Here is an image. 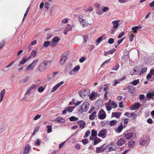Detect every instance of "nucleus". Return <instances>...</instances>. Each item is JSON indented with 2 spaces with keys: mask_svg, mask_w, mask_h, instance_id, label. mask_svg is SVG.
<instances>
[{
  "mask_svg": "<svg viewBox=\"0 0 154 154\" xmlns=\"http://www.w3.org/2000/svg\"><path fill=\"white\" fill-rule=\"evenodd\" d=\"M51 61H47L41 63L38 67V69L40 72H43L50 65Z\"/></svg>",
  "mask_w": 154,
  "mask_h": 154,
  "instance_id": "obj_1",
  "label": "nucleus"
},
{
  "mask_svg": "<svg viewBox=\"0 0 154 154\" xmlns=\"http://www.w3.org/2000/svg\"><path fill=\"white\" fill-rule=\"evenodd\" d=\"M79 21L80 24L83 27L87 28L89 26L91 25V24L88 23L83 18V17L82 16H79Z\"/></svg>",
  "mask_w": 154,
  "mask_h": 154,
  "instance_id": "obj_2",
  "label": "nucleus"
},
{
  "mask_svg": "<svg viewBox=\"0 0 154 154\" xmlns=\"http://www.w3.org/2000/svg\"><path fill=\"white\" fill-rule=\"evenodd\" d=\"M38 61V60H33L30 64L26 66V71H29L33 70L35 67Z\"/></svg>",
  "mask_w": 154,
  "mask_h": 154,
  "instance_id": "obj_3",
  "label": "nucleus"
},
{
  "mask_svg": "<svg viewBox=\"0 0 154 154\" xmlns=\"http://www.w3.org/2000/svg\"><path fill=\"white\" fill-rule=\"evenodd\" d=\"M89 104L88 102H85L82 105L81 109L82 112H86L89 108Z\"/></svg>",
  "mask_w": 154,
  "mask_h": 154,
  "instance_id": "obj_4",
  "label": "nucleus"
},
{
  "mask_svg": "<svg viewBox=\"0 0 154 154\" xmlns=\"http://www.w3.org/2000/svg\"><path fill=\"white\" fill-rule=\"evenodd\" d=\"M106 116V114L104 110L101 109L99 111L98 115V118L100 119H103L105 118Z\"/></svg>",
  "mask_w": 154,
  "mask_h": 154,
  "instance_id": "obj_5",
  "label": "nucleus"
},
{
  "mask_svg": "<svg viewBox=\"0 0 154 154\" xmlns=\"http://www.w3.org/2000/svg\"><path fill=\"white\" fill-rule=\"evenodd\" d=\"M67 58V56L65 54H62L60 57L59 64L61 65H63Z\"/></svg>",
  "mask_w": 154,
  "mask_h": 154,
  "instance_id": "obj_6",
  "label": "nucleus"
},
{
  "mask_svg": "<svg viewBox=\"0 0 154 154\" xmlns=\"http://www.w3.org/2000/svg\"><path fill=\"white\" fill-rule=\"evenodd\" d=\"M60 40V38L58 37H55L53 38L52 39V42H51V47H54L55 46Z\"/></svg>",
  "mask_w": 154,
  "mask_h": 154,
  "instance_id": "obj_7",
  "label": "nucleus"
},
{
  "mask_svg": "<svg viewBox=\"0 0 154 154\" xmlns=\"http://www.w3.org/2000/svg\"><path fill=\"white\" fill-rule=\"evenodd\" d=\"M107 131L106 129H103L101 130L98 134V136L99 137H101L103 138H105L106 136Z\"/></svg>",
  "mask_w": 154,
  "mask_h": 154,
  "instance_id": "obj_8",
  "label": "nucleus"
},
{
  "mask_svg": "<svg viewBox=\"0 0 154 154\" xmlns=\"http://www.w3.org/2000/svg\"><path fill=\"white\" fill-rule=\"evenodd\" d=\"M133 133L132 132H126L125 133L123 134V137L126 139L129 140L132 137Z\"/></svg>",
  "mask_w": 154,
  "mask_h": 154,
  "instance_id": "obj_9",
  "label": "nucleus"
},
{
  "mask_svg": "<svg viewBox=\"0 0 154 154\" xmlns=\"http://www.w3.org/2000/svg\"><path fill=\"white\" fill-rule=\"evenodd\" d=\"M106 148H108V151H113L116 149L115 145L114 143H111L106 146Z\"/></svg>",
  "mask_w": 154,
  "mask_h": 154,
  "instance_id": "obj_10",
  "label": "nucleus"
},
{
  "mask_svg": "<svg viewBox=\"0 0 154 154\" xmlns=\"http://www.w3.org/2000/svg\"><path fill=\"white\" fill-rule=\"evenodd\" d=\"M120 124V125L118 127V128H115L114 129L115 131L117 133H120L123 128L122 123L121 122Z\"/></svg>",
  "mask_w": 154,
  "mask_h": 154,
  "instance_id": "obj_11",
  "label": "nucleus"
},
{
  "mask_svg": "<svg viewBox=\"0 0 154 154\" xmlns=\"http://www.w3.org/2000/svg\"><path fill=\"white\" fill-rule=\"evenodd\" d=\"M108 102L111 106L112 108L115 109L117 107V105L116 102L114 101H112L111 100H109Z\"/></svg>",
  "mask_w": 154,
  "mask_h": 154,
  "instance_id": "obj_12",
  "label": "nucleus"
},
{
  "mask_svg": "<svg viewBox=\"0 0 154 154\" xmlns=\"http://www.w3.org/2000/svg\"><path fill=\"white\" fill-rule=\"evenodd\" d=\"M103 146L102 145L101 147H97L96 149V152L97 153H100L103 152L105 150V149L104 148Z\"/></svg>",
  "mask_w": 154,
  "mask_h": 154,
  "instance_id": "obj_13",
  "label": "nucleus"
},
{
  "mask_svg": "<svg viewBox=\"0 0 154 154\" xmlns=\"http://www.w3.org/2000/svg\"><path fill=\"white\" fill-rule=\"evenodd\" d=\"M63 83V82H60L58 83L56 85L53 87L52 90L51 91V92H54L61 85H62Z\"/></svg>",
  "mask_w": 154,
  "mask_h": 154,
  "instance_id": "obj_14",
  "label": "nucleus"
},
{
  "mask_svg": "<svg viewBox=\"0 0 154 154\" xmlns=\"http://www.w3.org/2000/svg\"><path fill=\"white\" fill-rule=\"evenodd\" d=\"M140 106V104L139 103H135L133 105L131 106V109L132 110H134L139 108Z\"/></svg>",
  "mask_w": 154,
  "mask_h": 154,
  "instance_id": "obj_15",
  "label": "nucleus"
},
{
  "mask_svg": "<svg viewBox=\"0 0 154 154\" xmlns=\"http://www.w3.org/2000/svg\"><path fill=\"white\" fill-rule=\"evenodd\" d=\"M78 124L80 126V128L82 129L84 128L85 127V123L83 121H79L78 122Z\"/></svg>",
  "mask_w": 154,
  "mask_h": 154,
  "instance_id": "obj_16",
  "label": "nucleus"
},
{
  "mask_svg": "<svg viewBox=\"0 0 154 154\" xmlns=\"http://www.w3.org/2000/svg\"><path fill=\"white\" fill-rule=\"evenodd\" d=\"M125 140L124 138H122L119 139L118 140L117 143L119 146L122 145L125 143Z\"/></svg>",
  "mask_w": 154,
  "mask_h": 154,
  "instance_id": "obj_17",
  "label": "nucleus"
},
{
  "mask_svg": "<svg viewBox=\"0 0 154 154\" xmlns=\"http://www.w3.org/2000/svg\"><path fill=\"white\" fill-rule=\"evenodd\" d=\"M128 92L131 93H133L135 91V88L132 85H129L128 86Z\"/></svg>",
  "mask_w": 154,
  "mask_h": 154,
  "instance_id": "obj_18",
  "label": "nucleus"
},
{
  "mask_svg": "<svg viewBox=\"0 0 154 154\" xmlns=\"http://www.w3.org/2000/svg\"><path fill=\"white\" fill-rule=\"evenodd\" d=\"M5 93V89H3L1 92L0 93V103H1L2 101L3 98L4 97V96Z\"/></svg>",
  "mask_w": 154,
  "mask_h": 154,
  "instance_id": "obj_19",
  "label": "nucleus"
},
{
  "mask_svg": "<svg viewBox=\"0 0 154 154\" xmlns=\"http://www.w3.org/2000/svg\"><path fill=\"white\" fill-rule=\"evenodd\" d=\"M30 149V146L27 144V145L25 147L24 150L23 152L24 154H26L29 152Z\"/></svg>",
  "mask_w": 154,
  "mask_h": 154,
  "instance_id": "obj_20",
  "label": "nucleus"
},
{
  "mask_svg": "<svg viewBox=\"0 0 154 154\" xmlns=\"http://www.w3.org/2000/svg\"><path fill=\"white\" fill-rule=\"evenodd\" d=\"M147 98L152 99L154 100V93H148L146 94Z\"/></svg>",
  "mask_w": 154,
  "mask_h": 154,
  "instance_id": "obj_21",
  "label": "nucleus"
},
{
  "mask_svg": "<svg viewBox=\"0 0 154 154\" xmlns=\"http://www.w3.org/2000/svg\"><path fill=\"white\" fill-rule=\"evenodd\" d=\"M121 115V113L120 112H112V116L118 119L119 118Z\"/></svg>",
  "mask_w": 154,
  "mask_h": 154,
  "instance_id": "obj_22",
  "label": "nucleus"
},
{
  "mask_svg": "<svg viewBox=\"0 0 154 154\" xmlns=\"http://www.w3.org/2000/svg\"><path fill=\"white\" fill-rule=\"evenodd\" d=\"M35 86L34 85H32L29 88L27 89L26 94H28L30 91L34 89L35 88Z\"/></svg>",
  "mask_w": 154,
  "mask_h": 154,
  "instance_id": "obj_23",
  "label": "nucleus"
},
{
  "mask_svg": "<svg viewBox=\"0 0 154 154\" xmlns=\"http://www.w3.org/2000/svg\"><path fill=\"white\" fill-rule=\"evenodd\" d=\"M96 112H93L91 115H90L89 119L90 120H93L94 119L96 116Z\"/></svg>",
  "mask_w": 154,
  "mask_h": 154,
  "instance_id": "obj_24",
  "label": "nucleus"
},
{
  "mask_svg": "<svg viewBox=\"0 0 154 154\" xmlns=\"http://www.w3.org/2000/svg\"><path fill=\"white\" fill-rule=\"evenodd\" d=\"M119 22V21L115 20L113 21L112 22V23L113 24V28L115 29L117 28L118 27L119 25V24L118 23Z\"/></svg>",
  "mask_w": 154,
  "mask_h": 154,
  "instance_id": "obj_25",
  "label": "nucleus"
},
{
  "mask_svg": "<svg viewBox=\"0 0 154 154\" xmlns=\"http://www.w3.org/2000/svg\"><path fill=\"white\" fill-rule=\"evenodd\" d=\"M138 70L137 71L136 69L134 68V69L132 70L130 72L131 74V75H135L138 74Z\"/></svg>",
  "mask_w": 154,
  "mask_h": 154,
  "instance_id": "obj_26",
  "label": "nucleus"
},
{
  "mask_svg": "<svg viewBox=\"0 0 154 154\" xmlns=\"http://www.w3.org/2000/svg\"><path fill=\"white\" fill-rule=\"evenodd\" d=\"M101 141V140L97 137H96L94 140V144L96 145L97 143H99Z\"/></svg>",
  "mask_w": 154,
  "mask_h": 154,
  "instance_id": "obj_27",
  "label": "nucleus"
},
{
  "mask_svg": "<svg viewBox=\"0 0 154 154\" xmlns=\"http://www.w3.org/2000/svg\"><path fill=\"white\" fill-rule=\"evenodd\" d=\"M51 42L49 41L45 42L44 43L43 47H47L48 46L51 47Z\"/></svg>",
  "mask_w": 154,
  "mask_h": 154,
  "instance_id": "obj_28",
  "label": "nucleus"
},
{
  "mask_svg": "<svg viewBox=\"0 0 154 154\" xmlns=\"http://www.w3.org/2000/svg\"><path fill=\"white\" fill-rule=\"evenodd\" d=\"M37 52L35 50H32L30 55V57H35L36 55Z\"/></svg>",
  "mask_w": 154,
  "mask_h": 154,
  "instance_id": "obj_29",
  "label": "nucleus"
},
{
  "mask_svg": "<svg viewBox=\"0 0 154 154\" xmlns=\"http://www.w3.org/2000/svg\"><path fill=\"white\" fill-rule=\"evenodd\" d=\"M80 68V66H77L73 68L72 71L74 72L75 73L77 72L79 70Z\"/></svg>",
  "mask_w": 154,
  "mask_h": 154,
  "instance_id": "obj_30",
  "label": "nucleus"
},
{
  "mask_svg": "<svg viewBox=\"0 0 154 154\" xmlns=\"http://www.w3.org/2000/svg\"><path fill=\"white\" fill-rule=\"evenodd\" d=\"M141 28V27L138 26H135L132 27L131 29L133 31V32L134 33H136L137 32V30L138 29H140Z\"/></svg>",
  "mask_w": 154,
  "mask_h": 154,
  "instance_id": "obj_31",
  "label": "nucleus"
},
{
  "mask_svg": "<svg viewBox=\"0 0 154 154\" xmlns=\"http://www.w3.org/2000/svg\"><path fill=\"white\" fill-rule=\"evenodd\" d=\"M75 107L72 106H70L66 108L67 111L69 112H71L72 111Z\"/></svg>",
  "mask_w": 154,
  "mask_h": 154,
  "instance_id": "obj_32",
  "label": "nucleus"
},
{
  "mask_svg": "<svg viewBox=\"0 0 154 154\" xmlns=\"http://www.w3.org/2000/svg\"><path fill=\"white\" fill-rule=\"evenodd\" d=\"M106 110L108 111H109L110 110L112 109V107L110 106V105L109 104V103L108 102L106 104Z\"/></svg>",
  "mask_w": 154,
  "mask_h": 154,
  "instance_id": "obj_33",
  "label": "nucleus"
},
{
  "mask_svg": "<svg viewBox=\"0 0 154 154\" xmlns=\"http://www.w3.org/2000/svg\"><path fill=\"white\" fill-rule=\"evenodd\" d=\"M78 118L77 117H76L75 116H72L69 118V120L70 121L73 122L75 120H78Z\"/></svg>",
  "mask_w": 154,
  "mask_h": 154,
  "instance_id": "obj_34",
  "label": "nucleus"
},
{
  "mask_svg": "<svg viewBox=\"0 0 154 154\" xmlns=\"http://www.w3.org/2000/svg\"><path fill=\"white\" fill-rule=\"evenodd\" d=\"M95 93L92 92L89 95V98L91 100H92L93 99H95Z\"/></svg>",
  "mask_w": 154,
  "mask_h": 154,
  "instance_id": "obj_35",
  "label": "nucleus"
},
{
  "mask_svg": "<svg viewBox=\"0 0 154 154\" xmlns=\"http://www.w3.org/2000/svg\"><path fill=\"white\" fill-rule=\"evenodd\" d=\"M146 140L145 139H142L140 140V145H144L146 143Z\"/></svg>",
  "mask_w": 154,
  "mask_h": 154,
  "instance_id": "obj_36",
  "label": "nucleus"
},
{
  "mask_svg": "<svg viewBox=\"0 0 154 154\" xmlns=\"http://www.w3.org/2000/svg\"><path fill=\"white\" fill-rule=\"evenodd\" d=\"M57 121L59 122L60 123H64L65 122V120L61 118V117H58L57 119Z\"/></svg>",
  "mask_w": 154,
  "mask_h": 154,
  "instance_id": "obj_37",
  "label": "nucleus"
},
{
  "mask_svg": "<svg viewBox=\"0 0 154 154\" xmlns=\"http://www.w3.org/2000/svg\"><path fill=\"white\" fill-rule=\"evenodd\" d=\"M134 144L135 142L134 141H130L128 143V146L129 148L134 146Z\"/></svg>",
  "mask_w": 154,
  "mask_h": 154,
  "instance_id": "obj_38",
  "label": "nucleus"
},
{
  "mask_svg": "<svg viewBox=\"0 0 154 154\" xmlns=\"http://www.w3.org/2000/svg\"><path fill=\"white\" fill-rule=\"evenodd\" d=\"M117 121L116 120H113L109 122V125L110 126H112L115 124H116Z\"/></svg>",
  "mask_w": 154,
  "mask_h": 154,
  "instance_id": "obj_39",
  "label": "nucleus"
},
{
  "mask_svg": "<svg viewBox=\"0 0 154 154\" xmlns=\"http://www.w3.org/2000/svg\"><path fill=\"white\" fill-rule=\"evenodd\" d=\"M139 82H140L139 79H137L133 81L131 84L134 85L136 86L137 85V84L139 83Z\"/></svg>",
  "mask_w": 154,
  "mask_h": 154,
  "instance_id": "obj_40",
  "label": "nucleus"
},
{
  "mask_svg": "<svg viewBox=\"0 0 154 154\" xmlns=\"http://www.w3.org/2000/svg\"><path fill=\"white\" fill-rule=\"evenodd\" d=\"M147 70V68L145 67V68H143L141 69V70L140 71L139 74L140 75H141V74H142L143 73H144L146 72Z\"/></svg>",
  "mask_w": 154,
  "mask_h": 154,
  "instance_id": "obj_41",
  "label": "nucleus"
},
{
  "mask_svg": "<svg viewBox=\"0 0 154 154\" xmlns=\"http://www.w3.org/2000/svg\"><path fill=\"white\" fill-rule=\"evenodd\" d=\"M29 7L28 8H27V10H26L25 14H24V17L23 18V21L24 20L25 17H26V15H27V14L29 11Z\"/></svg>",
  "mask_w": 154,
  "mask_h": 154,
  "instance_id": "obj_42",
  "label": "nucleus"
},
{
  "mask_svg": "<svg viewBox=\"0 0 154 154\" xmlns=\"http://www.w3.org/2000/svg\"><path fill=\"white\" fill-rule=\"evenodd\" d=\"M47 132L48 133H50L52 131V126L51 125H47Z\"/></svg>",
  "mask_w": 154,
  "mask_h": 154,
  "instance_id": "obj_43",
  "label": "nucleus"
},
{
  "mask_svg": "<svg viewBox=\"0 0 154 154\" xmlns=\"http://www.w3.org/2000/svg\"><path fill=\"white\" fill-rule=\"evenodd\" d=\"M72 28L71 26L69 25H68L65 29L67 31H69L72 30Z\"/></svg>",
  "mask_w": 154,
  "mask_h": 154,
  "instance_id": "obj_44",
  "label": "nucleus"
},
{
  "mask_svg": "<svg viewBox=\"0 0 154 154\" xmlns=\"http://www.w3.org/2000/svg\"><path fill=\"white\" fill-rule=\"evenodd\" d=\"M97 131L93 129L91 131V135L93 136H95L97 135Z\"/></svg>",
  "mask_w": 154,
  "mask_h": 154,
  "instance_id": "obj_45",
  "label": "nucleus"
},
{
  "mask_svg": "<svg viewBox=\"0 0 154 154\" xmlns=\"http://www.w3.org/2000/svg\"><path fill=\"white\" fill-rule=\"evenodd\" d=\"M45 88L42 87H40L38 89V91L39 92H42L44 91Z\"/></svg>",
  "mask_w": 154,
  "mask_h": 154,
  "instance_id": "obj_46",
  "label": "nucleus"
},
{
  "mask_svg": "<svg viewBox=\"0 0 154 154\" xmlns=\"http://www.w3.org/2000/svg\"><path fill=\"white\" fill-rule=\"evenodd\" d=\"M102 40V37H100L97 40H96V42L98 43L97 44H96V45H97L99 43H100Z\"/></svg>",
  "mask_w": 154,
  "mask_h": 154,
  "instance_id": "obj_47",
  "label": "nucleus"
},
{
  "mask_svg": "<svg viewBox=\"0 0 154 154\" xmlns=\"http://www.w3.org/2000/svg\"><path fill=\"white\" fill-rule=\"evenodd\" d=\"M119 64L116 65L114 67H113L112 69L113 70H117L119 68Z\"/></svg>",
  "mask_w": 154,
  "mask_h": 154,
  "instance_id": "obj_48",
  "label": "nucleus"
},
{
  "mask_svg": "<svg viewBox=\"0 0 154 154\" xmlns=\"http://www.w3.org/2000/svg\"><path fill=\"white\" fill-rule=\"evenodd\" d=\"M28 80V77H26L23 79H22L21 80V82L23 83H24L27 82Z\"/></svg>",
  "mask_w": 154,
  "mask_h": 154,
  "instance_id": "obj_49",
  "label": "nucleus"
},
{
  "mask_svg": "<svg viewBox=\"0 0 154 154\" xmlns=\"http://www.w3.org/2000/svg\"><path fill=\"white\" fill-rule=\"evenodd\" d=\"M120 82L119 80H115L113 82V86H115L117 84L119 83Z\"/></svg>",
  "mask_w": 154,
  "mask_h": 154,
  "instance_id": "obj_50",
  "label": "nucleus"
},
{
  "mask_svg": "<svg viewBox=\"0 0 154 154\" xmlns=\"http://www.w3.org/2000/svg\"><path fill=\"white\" fill-rule=\"evenodd\" d=\"M114 42V39L113 38H110L108 40V43L110 44H112Z\"/></svg>",
  "mask_w": 154,
  "mask_h": 154,
  "instance_id": "obj_51",
  "label": "nucleus"
},
{
  "mask_svg": "<svg viewBox=\"0 0 154 154\" xmlns=\"http://www.w3.org/2000/svg\"><path fill=\"white\" fill-rule=\"evenodd\" d=\"M41 117V116L40 115H37L34 118V120H36L39 119Z\"/></svg>",
  "mask_w": 154,
  "mask_h": 154,
  "instance_id": "obj_52",
  "label": "nucleus"
},
{
  "mask_svg": "<svg viewBox=\"0 0 154 154\" xmlns=\"http://www.w3.org/2000/svg\"><path fill=\"white\" fill-rule=\"evenodd\" d=\"M90 134V132L88 130L85 133V135L84 136V138H85L88 137Z\"/></svg>",
  "mask_w": 154,
  "mask_h": 154,
  "instance_id": "obj_53",
  "label": "nucleus"
},
{
  "mask_svg": "<svg viewBox=\"0 0 154 154\" xmlns=\"http://www.w3.org/2000/svg\"><path fill=\"white\" fill-rule=\"evenodd\" d=\"M5 131V127L3 126L0 125V132H3Z\"/></svg>",
  "mask_w": 154,
  "mask_h": 154,
  "instance_id": "obj_54",
  "label": "nucleus"
},
{
  "mask_svg": "<svg viewBox=\"0 0 154 154\" xmlns=\"http://www.w3.org/2000/svg\"><path fill=\"white\" fill-rule=\"evenodd\" d=\"M131 117H132L133 119H134L135 118H136V114L135 113L133 112L131 114Z\"/></svg>",
  "mask_w": 154,
  "mask_h": 154,
  "instance_id": "obj_55",
  "label": "nucleus"
},
{
  "mask_svg": "<svg viewBox=\"0 0 154 154\" xmlns=\"http://www.w3.org/2000/svg\"><path fill=\"white\" fill-rule=\"evenodd\" d=\"M26 59L25 58H23L21 60L20 62L22 64H24L26 61Z\"/></svg>",
  "mask_w": 154,
  "mask_h": 154,
  "instance_id": "obj_56",
  "label": "nucleus"
},
{
  "mask_svg": "<svg viewBox=\"0 0 154 154\" xmlns=\"http://www.w3.org/2000/svg\"><path fill=\"white\" fill-rule=\"evenodd\" d=\"M68 20L67 18H65L62 20L61 22L63 23H67Z\"/></svg>",
  "mask_w": 154,
  "mask_h": 154,
  "instance_id": "obj_57",
  "label": "nucleus"
},
{
  "mask_svg": "<svg viewBox=\"0 0 154 154\" xmlns=\"http://www.w3.org/2000/svg\"><path fill=\"white\" fill-rule=\"evenodd\" d=\"M110 60H111V59H109L108 60H106L104 62H103V63L101 65V66H103L105 64L108 63V62Z\"/></svg>",
  "mask_w": 154,
  "mask_h": 154,
  "instance_id": "obj_58",
  "label": "nucleus"
},
{
  "mask_svg": "<svg viewBox=\"0 0 154 154\" xmlns=\"http://www.w3.org/2000/svg\"><path fill=\"white\" fill-rule=\"evenodd\" d=\"M82 142L84 145H85L88 142V140L87 139H83L82 140Z\"/></svg>",
  "mask_w": 154,
  "mask_h": 154,
  "instance_id": "obj_59",
  "label": "nucleus"
},
{
  "mask_svg": "<svg viewBox=\"0 0 154 154\" xmlns=\"http://www.w3.org/2000/svg\"><path fill=\"white\" fill-rule=\"evenodd\" d=\"M52 35H53L51 34H48L46 37V39L47 40L49 39Z\"/></svg>",
  "mask_w": 154,
  "mask_h": 154,
  "instance_id": "obj_60",
  "label": "nucleus"
},
{
  "mask_svg": "<svg viewBox=\"0 0 154 154\" xmlns=\"http://www.w3.org/2000/svg\"><path fill=\"white\" fill-rule=\"evenodd\" d=\"M85 57H83L79 59V61L80 63H82L84 62L85 61Z\"/></svg>",
  "mask_w": 154,
  "mask_h": 154,
  "instance_id": "obj_61",
  "label": "nucleus"
},
{
  "mask_svg": "<svg viewBox=\"0 0 154 154\" xmlns=\"http://www.w3.org/2000/svg\"><path fill=\"white\" fill-rule=\"evenodd\" d=\"M147 122L150 124H151L153 123L151 119L149 118L147 120Z\"/></svg>",
  "mask_w": 154,
  "mask_h": 154,
  "instance_id": "obj_62",
  "label": "nucleus"
},
{
  "mask_svg": "<svg viewBox=\"0 0 154 154\" xmlns=\"http://www.w3.org/2000/svg\"><path fill=\"white\" fill-rule=\"evenodd\" d=\"M122 98V97L120 96H118L116 98L117 100L118 101H121Z\"/></svg>",
  "mask_w": 154,
  "mask_h": 154,
  "instance_id": "obj_63",
  "label": "nucleus"
},
{
  "mask_svg": "<svg viewBox=\"0 0 154 154\" xmlns=\"http://www.w3.org/2000/svg\"><path fill=\"white\" fill-rule=\"evenodd\" d=\"M109 9V8L106 7H105L102 9V10L103 12H105L108 11Z\"/></svg>",
  "mask_w": 154,
  "mask_h": 154,
  "instance_id": "obj_64",
  "label": "nucleus"
}]
</instances>
